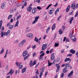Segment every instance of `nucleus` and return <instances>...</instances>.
Returning <instances> with one entry per match:
<instances>
[{
	"label": "nucleus",
	"mask_w": 78,
	"mask_h": 78,
	"mask_svg": "<svg viewBox=\"0 0 78 78\" xmlns=\"http://www.w3.org/2000/svg\"><path fill=\"white\" fill-rule=\"evenodd\" d=\"M10 30H8L7 32H5L3 33V31H2L1 32V37H3L4 36H8L10 33Z\"/></svg>",
	"instance_id": "1"
},
{
	"label": "nucleus",
	"mask_w": 78,
	"mask_h": 78,
	"mask_svg": "<svg viewBox=\"0 0 78 78\" xmlns=\"http://www.w3.org/2000/svg\"><path fill=\"white\" fill-rule=\"evenodd\" d=\"M73 33L72 34H70L69 35V37H70L71 39L72 40L73 42H75L76 41V38H75V36L73 35Z\"/></svg>",
	"instance_id": "2"
},
{
	"label": "nucleus",
	"mask_w": 78,
	"mask_h": 78,
	"mask_svg": "<svg viewBox=\"0 0 78 78\" xmlns=\"http://www.w3.org/2000/svg\"><path fill=\"white\" fill-rule=\"evenodd\" d=\"M25 42H26V40H23L19 44V47H22V46H23V45L25 44Z\"/></svg>",
	"instance_id": "3"
},
{
	"label": "nucleus",
	"mask_w": 78,
	"mask_h": 78,
	"mask_svg": "<svg viewBox=\"0 0 78 78\" xmlns=\"http://www.w3.org/2000/svg\"><path fill=\"white\" fill-rule=\"evenodd\" d=\"M32 4H31L29 5V6H28L27 8V10L28 12H30L31 11V9H32Z\"/></svg>",
	"instance_id": "4"
},
{
	"label": "nucleus",
	"mask_w": 78,
	"mask_h": 78,
	"mask_svg": "<svg viewBox=\"0 0 78 78\" xmlns=\"http://www.w3.org/2000/svg\"><path fill=\"white\" fill-rule=\"evenodd\" d=\"M33 34L32 33H29L27 34V37H29L30 39H32L33 37Z\"/></svg>",
	"instance_id": "5"
},
{
	"label": "nucleus",
	"mask_w": 78,
	"mask_h": 78,
	"mask_svg": "<svg viewBox=\"0 0 78 78\" xmlns=\"http://www.w3.org/2000/svg\"><path fill=\"white\" fill-rule=\"evenodd\" d=\"M54 12V9H52L49 10L48 13L50 15L53 14V13Z\"/></svg>",
	"instance_id": "6"
},
{
	"label": "nucleus",
	"mask_w": 78,
	"mask_h": 78,
	"mask_svg": "<svg viewBox=\"0 0 78 78\" xmlns=\"http://www.w3.org/2000/svg\"><path fill=\"white\" fill-rule=\"evenodd\" d=\"M46 48H47L46 44H43V45L42 46V50H45Z\"/></svg>",
	"instance_id": "7"
},
{
	"label": "nucleus",
	"mask_w": 78,
	"mask_h": 78,
	"mask_svg": "<svg viewBox=\"0 0 78 78\" xmlns=\"http://www.w3.org/2000/svg\"><path fill=\"white\" fill-rule=\"evenodd\" d=\"M14 70L11 69L9 72L7 74V75H9L10 74V75H12L13 73H14Z\"/></svg>",
	"instance_id": "8"
},
{
	"label": "nucleus",
	"mask_w": 78,
	"mask_h": 78,
	"mask_svg": "<svg viewBox=\"0 0 78 78\" xmlns=\"http://www.w3.org/2000/svg\"><path fill=\"white\" fill-rule=\"evenodd\" d=\"M65 68L66 69H68L69 68V66H70L69 63H66V64H65Z\"/></svg>",
	"instance_id": "9"
},
{
	"label": "nucleus",
	"mask_w": 78,
	"mask_h": 78,
	"mask_svg": "<svg viewBox=\"0 0 78 78\" xmlns=\"http://www.w3.org/2000/svg\"><path fill=\"white\" fill-rule=\"evenodd\" d=\"M19 20H17L16 23L15 25L14 26V28H16V27H18L19 26Z\"/></svg>",
	"instance_id": "10"
},
{
	"label": "nucleus",
	"mask_w": 78,
	"mask_h": 78,
	"mask_svg": "<svg viewBox=\"0 0 78 78\" xmlns=\"http://www.w3.org/2000/svg\"><path fill=\"white\" fill-rule=\"evenodd\" d=\"M21 3L22 5H25V6L27 5V0H24Z\"/></svg>",
	"instance_id": "11"
},
{
	"label": "nucleus",
	"mask_w": 78,
	"mask_h": 78,
	"mask_svg": "<svg viewBox=\"0 0 78 78\" xmlns=\"http://www.w3.org/2000/svg\"><path fill=\"white\" fill-rule=\"evenodd\" d=\"M73 73V71H71L69 74H68V77H70L71 76H72Z\"/></svg>",
	"instance_id": "12"
},
{
	"label": "nucleus",
	"mask_w": 78,
	"mask_h": 78,
	"mask_svg": "<svg viewBox=\"0 0 78 78\" xmlns=\"http://www.w3.org/2000/svg\"><path fill=\"white\" fill-rule=\"evenodd\" d=\"M44 55H45V53H43L41 54V55H40V58H39V60H41V59H42L43 56H44Z\"/></svg>",
	"instance_id": "13"
},
{
	"label": "nucleus",
	"mask_w": 78,
	"mask_h": 78,
	"mask_svg": "<svg viewBox=\"0 0 78 78\" xmlns=\"http://www.w3.org/2000/svg\"><path fill=\"white\" fill-rule=\"evenodd\" d=\"M54 54L55 53H53L52 54H51V61H53L55 58V55H54Z\"/></svg>",
	"instance_id": "14"
},
{
	"label": "nucleus",
	"mask_w": 78,
	"mask_h": 78,
	"mask_svg": "<svg viewBox=\"0 0 78 78\" xmlns=\"http://www.w3.org/2000/svg\"><path fill=\"white\" fill-rule=\"evenodd\" d=\"M37 10V9L36 8H34L32 10V14H34L36 12V11Z\"/></svg>",
	"instance_id": "15"
},
{
	"label": "nucleus",
	"mask_w": 78,
	"mask_h": 78,
	"mask_svg": "<svg viewBox=\"0 0 78 78\" xmlns=\"http://www.w3.org/2000/svg\"><path fill=\"white\" fill-rule=\"evenodd\" d=\"M28 54V52L27 51H26L23 52V56H27V54Z\"/></svg>",
	"instance_id": "16"
},
{
	"label": "nucleus",
	"mask_w": 78,
	"mask_h": 78,
	"mask_svg": "<svg viewBox=\"0 0 78 78\" xmlns=\"http://www.w3.org/2000/svg\"><path fill=\"white\" fill-rule=\"evenodd\" d=\"M70 5H69L67 6V8L66 9V11L67 12H69V10H70Z\"/></svg>",
	"instance_id": "17"
},
{
	"label": "nucleus",
	"mask_w": 78,
	"mask_h": 78,
	"mask_svg": "<svg viewBox=\"0 0 78 78\" xmlns=\"http://www.w3.org/2000/svg\"><path fill=\"white\" fill-rule=\"evenodd\" d=\"M75 3H73L71 5V8L72 9H73L74 10L75 9Z\"/></svg>",
	"instance_id": "18"
},
{
	"label": "nucleus",
	"mask_w": 78,
	"mask_h": 78,
	"mask_svg": "<svg viewBox=\"0 0 78 78\" xmlns=\"http://www.w3.org/2000/svg\"><path fill=\"white\" fill-rule=\"evenodd\" d=\"M6 6V4L5 3H3L2 4V5H1V8L2 9H3V8H5V6Z\"/></svg>",
	"instance_id": "19"
},
{
	"label": "nucleus",
	"mask_w": 78,
	"mask_h": 78,
	"mask_svg": "<svg viewBox=\"0 0 78 78\" xmlns=\"http://www.w3.org/2000/svg\"><path fill=\"white\" fill-rule=\"evenodd\" d=\"M73 20V17H72L70 18V19L69 20V22L70 23V24H71L72 23V21Z\"/></svg>",
	"instance_id": "20"
},
{
	"label": "nucleus",
	"mask_w": 78,
	"mask_h": 78,
	"mask_svg": "<svg viewBox=\"0 0 78 78\" xmlns=\"http://www.w3.org/2000/svg\"><path fill=\"white\" fill-rule=\"evenodd\" d=\"M5 49H4V48H2L1 51H0V55H1V54H2V53H3Z\"/></svg>",
	"instance_id": "21"
},
{
	"label": "nucleus",
	"mask_w": 78,
	"mask_h": 78,
	"mask_svg": "<svg viewBox=\"0 0 78 78\" xmlns=\"http://www.w3.org/2000/svg\"><path fill=\"white\" fill-rule=\"evenodd\" d=\"M66 41L67 42H69V39H68V38H66V37H65L64 38L63 41Z\"/></svg>",
	"instance_id": "22"
},
{
	"label": "nucleus",
	"mask_w": 78,
	"mask_h": 78,
	"mask_svg": "<svg viewBox=\"0 0 78 78\" xmlns=\"http://www.w3.org/2000/svg\"><path fill=\"white\" fill-rule=\"evenodd\" d=\"M55 25H56V23H54L53 24V26L52 27V31H53V30H55V28L56 27H55Z\"/></svg>",
	"instance_id": "23"
},
{
	"label": "nucleus",
	"mask_w": 78,
	"mask_h": 78,
	"mask_svg": "<svg viewBox=\"0 0 78 78\" xmlns=\"http://www.w3.org/2000/svg\"><path fill=\"white\" fill-rule=\"evenodd\" d=\"M26 70H27V68H23L22 69V73H25V72H26Z\"/></svg>",
	"instance_id": "24"
},
{
	"label": "nucleus",
	"mask_w": 78,
	"mask_h": 78,
	"mask_svg": "<svg viewBox=\"0 0 78 78\" xmlns=\"http://www.w3.org/2000/svg\"><path fill=\"white\" fill-rule=\"evenodd\" d=\"M70 53L72 54H75V50H73V49H71L70 50Z\"/></svg>",
	"instance_id": "25"
},
{
	"label": "nucleus",
	"mask_w": 78,
	"mask_h": 78,
	"mask_svg": "<svg viewBox=\"0 0 78 78\" xmlns=\"http://www.w3.org/2000/svg\"><path fill=\"white\" fill-rule=\"evenodd\" d=\"M53 63H51L50 62V60H48V66L49 67H50L51 66Z\"/></svg>",
	"instance_id": "26"
},
{
	"label": "nucleus",
	"mask_w": 78,
	"mask_h": 78,
	"mask_svg": "<svg viewBox=\"0 0 78 78\" xmlns=\"http://www.w3.org/2000/svg\"><path fill=\"white\" fill-rule=\"evenodd\" d=\"M59 34H60V35H61L62 34V33H63V31H62V30L61 29L59 31Z\"/></svg>",
	"instance_id": "27"
},
{
	"label": "nucleus",
	"mask_w": 78,
	"mask_h": 78,
	"mask_svg": "<svg viewBox=\"0 0 78 78\" xmlns=\"http://www.w3.org/2000/svg\"><path fill=\"white\" fill-rule=\"evenodd\" d=\"M2 22H3V21L2 20H1L0 21V30H1V28H2Z\"/></svg>",
	"instance_id": "28"
},
{
	"label": "nucleus",
	"mask_w": 78,
	"mask_h": 78,
	"mask_svg": "<svg viewBox=\"0 0 78 78\" xmlns=\"http://www.w3.org/2000/svg\"><path fill=\"white\" fill-rule=\"evenodd\" d=\"M70 60V58H66V59L65 60V62H67V61H69Z\"/></svg>",
	"instance_id": "29"
},
{
	"label": "nucleus",
	"mask_w": 78,
	"mask_h": 78,
	"mask_svg": "<svg viewBox=\"0 0 78 78\" xmlns=\"http://www.w3.org/2000/svg\"><path fill=\"white\" fill-rule=\"evenodd\" d=\"M59 11V9H57L55 12V15H56V14H57V13H58V12Z\"/></svg>",
	"instance_id": "30"
},
{
	"label": "nucleus",
	"mask_w": 78,
	"mask_h": 78,
	"mask_svg": "<svg viewBox=\"0 0 78 78\" xmlns=\"http://www.w3.org/2000/svg\"><path fill=\"white\" fill-rule=\"evenodd\" d=\"M12 17V15H9L8 17V20H9V19H10Z\"/></svg>",
	"instance_id": "31"
},
{
	"label": "nucleus",
	"mask_w": 78,
	"mask_h": 78,
	"mask_svg": "<svg viewBox=\"0 0 78 78\" xmlns=\"http://www.w3.org/2000/svg\"><path fill=\"white\" fill-rule=\"evenodd\" d=\"M33 61L32 60H31L30 61V67H31L32 66H33Z\"/></svg>",
	"instance_id": "32"
},
{
	"label": "nucleus",
	"mask_w": 78,
	"mask_h": 78,
	"mask_svg": "<svg viewBox=\"0 0 78 78\" xmlns=\"http://www.w3.org/2000/svg\"><path fill=\"white\" fill-rule=\"evenodd\" d=\"M14 27V26L12 25H11L10 26L9 29H10V30H11L12 28H13Z\"/></svg>",
	"instance_id": "33"
},
{
	"label": "nucleus",
	"mask_w": 78,
	"mask_h": 78,
	"mask_svg": "<svg viewBox=\"0 0 78 78\" xmlns=\"http://www.w3.org/2000/svg\"><path fill=\"white\" fill-rule=\"evenodd\" d=\"M15 64L17 66V67H19L20 66V65L19 63L17 62H16L15 63Z\"/></svg>",
	"instance_id": "34"
},
{
	"label": "nucleus",
	"mask_w": 78,
	"mask_h": 78,
	"mask_svg": "<svg viewBox=\"0 0 78 78\" xmlns=\"http://www.w3.org/2000/svg\"><path fill=\"white\" fill-rule=\"evenodd\" d=\"M39 18V16H36L35 17V20H36V21H37L38 20V19Z\"/></svg>",
	"instance_id": "35"
},
{
	"label": "nucleus",
	"mask_w": 78,
	"mask_h": 78,
	"mask_svg": "<svg viewBox=\"0 0 78 78\" xmlns=\"http://www.w3.org/2000/svg\"><path fill=\"white\" fill-rule=\"evenodd\" d=\"M36 60H34L33 62V66H34V65H36Z\"/></svg>",
	"instance_id": "36"
},
{
	"label": "nucleus",
	"mask_w": 78,
	"mask_h": 78,
	"mask_svg": "<svg viewBox=\"0 0 78 78\" xmlns=\"http://www.w3.org/2000/svg\"><path fill=\"white\" fill-rule=\"evenodd\" d=\"M34 41H36V42H37L39 40H38V39L37 38H36V37L35 38Z\"/></svg>",
	"instance_id": "37"
},
{
	"label": "nucleus",
	"mask_w": 78,
	"mask_h": 78,
	"mask_svg": "<svg viewBox=\"0 0 78 78\" xmlns=\"http://www.w3.org/2000/svg\"><path fill=\"white\" fill-rule=\"evenodd\" d=\"M59 46V43H55V47H58Z\"/></svg>",
	"instance_id": "38"
},
{
	"label": "nucleus",
	"mask_w": 78,
	"mask_h": 78,
	"mask_svg": "<svg viewBox=\"0 0 78 78\" xmlns=\"http://www.w3.org/2000/svg\"><path fill=\"white\" fill-rule=\"evenodd\" d=\"M51 5H52V4H51L50 5H48L47 7L46 8V9H48V8H50V6H51Z\"/></svg>",
	"instance_id": "39"
},
{
	"label": "nucleus",
	"mask_w": 78,
	"mask_h": 78,
	"mask_svg": "<svg viewBox=\"0 0 78 78\" xmlns=\"http://www.w3.org/2000/svg\"><path fill=\"white\" fill-rule=\"evenodd\" d=\"M20 18H21V15H20L19 16H18L16 18V20H17L19 19H20Z\"/></svg>",
	"instance_id": "40"
},
{
	"label": "nucleus",
	"mask_w": 78,
	"mask_h": 78,
	"mask_svg": "<svg viewBox=\"0 0 78 78\" xmlns=\"http://www.w3.org/2000/svg\"><path fill=\"white\" fill-rule=\"evenodd\" d=\"M68 72V70H66V69H63V73H66V72Z\"/></svg>",
	"instance_id": "41"
},
{
	"label": "nucleus",
	"mask_w": 78,
	"mask_h": 78,
	"mask_svg": "<svg viewBox=\"0 0 78 78\" xmlns=\"http://www.w3.org/2000/svg\"><path fill=\"white\" fill-rule=\"evenodd\" d=\"M19 67V69H22V67H23V65H20Z\"/></svg>",
	"instance_id": "42"
},
{
	"label": "nucleus",
	"mask_w": 78,
	"mask_h": 78,
	"mask_svg": "<svg viewBox=\"0 0 78 78\" xmlns=\"http://www.w3.org/2000/svg\"><path fill=\"white\" fill-rule=\"evenodd\" d=\"M61 15H60L59 16L58 18L57 19V20L59 21L60 20V19H61Z\"/></svg>",
	"instance_id": "43"
},
{
	"label": "nucleus",
	"mask_w": 78,
	"mask_h": 78,
	"mask_svg": "<svg viewBox=\"0 0 78 78\" xmlns=\"http://www.w3.org/2000/svg\"><path fill=\"white\" fill-rule=\"evenodd\" d=\"M56 66L57 67V68H60V66L59 64H56Z\"/></svg>",
	"instance_id": "44"
},
{
	"label": "nucleus",
	"mask_w": 78,
	"mask_h": 78,
	"mask_svg": "<svg viewBox=\"0 0 78 78\" xmlns=\"http://www.w3.org/2000/svg\"><path fill=\"white\" fill-rule=\"evenodd\" d=\"M42 74H43V73H42V72H40V78H41V76H42Z\"/></svg>",
	"instance_id": "45"
},
{
	"label": "nucleus",
	"mask_w": 78,
	"mask_h": 78,
	"mask_svg": "<svg viewBox=\"0 0 78 78\" xmlns=\"http://www.w3.org/2000/svg\"><path fill=\"white\" fill-rule=\"evenodd\" d=\"M16 6L18 7H19V6H21V4L18 3V4H16Z\"/></svg>",
	"instance_id": "46"
},
{
	"label": "nucleus",
	"mask_w": 78,
	"mask_h": 78,
	"mask_svg": "<svg viewBox=\"0 0 78 78\" xmlns=\"http://www.w3.org/2000/svg\"><path fill=\"white\" fill-rule=\"evenodd\" d=\"M44 70H45V69H44V68H42L41 69V72H44Z\"/></svg>",
	"instance_id": "47"
},
{
	"label": "nucleus",
	"mask_w": 78,
	"mask_h": 78,
	"mask_svg": "<svg viewBox=\"0 0 78 78\" xmlns=\"http://www.w3.org/2000/svg\"><path fill=\"white\" fill-rule=\"evenodd\" d=\"M53 51V49L52 48L50 51L49 52L50 53H52Z\"/></svg>",
	"instance_id": "48"
},
{
	"label": "nucleus",
	"mask_w": 78,
	"mask_h": 78,
	"mask_svg": "<svg viewBox=\"0 0 78 78\" xmlns=\"http://www.w3.org/2000/svg\"><path fill=\"white\" fill-rule=\"evenodd\" d=\"M37 9H39V10H41V9H42V8H41V7H39V6H37Z\"/></svg>",
	"instance_id": "49"
},
{
	"label": "nucleus",
	"mask_w": 78,
	"mask_h": 78,
	"mask_svg": "<svg viewBox=\"0 0 78 78\" xmlns=\"http://www.w3.org/2000/svg\"><path fill=\"white\" fill-rule=\"evenodd\" d=\"M35 73L37 75L39 74V72L37 69V71L35 72Z\"/></svg>",
	"instance_id": "50"
},
{
	"label": "nucleus",
	"mask_w": 78,
	"mask_h": 78,
	"mask_svg": "<svg viewBox=\"0 0 78 78\" xmlns=\"http://www.w3.org/2000/svg\"><path fill=\"white\" fill-rule=\"evenodd\" d=\"M60 69V68H57L56 70V72H59V69Z\"/></svg>",
	"instance_id": "51"
},
{
	"label": "nucleus",
	"mask_w": 78,
	"mask_h": 78,
	"mask_svg": "<svg viewBox=\"0 0 78 78\" xmlns=\"http://www.w3.org/2000/svg\"><path fill=\"white\" fill-rule=\"evenodd\" d=\"M48 73V71H46V72L45 73V77H46L47 75V74Z\"/></svg>",
	"instance_id": "52"
},
{
	"label": "nucleus",
	"mask_w": 78,
	"mask_h": 78,
	"mask_svg": "<svg viewBox=\"0 0 78 78\" xmlns=\"http://www.w3.org/2000/svg\"><path fill=\"white\" fill-rule=\"evenodd\" d=\"M18 42H19V40H16L14 41V43H18Z\"/></svg>",
	"instance_id": "53"
},
{
	"label": "nucleus",
	"mask_w": 78,
	"mask_h": 78,
	"mask_svg": "<svg viewBox=\"0 0 78 78\" xmlns=\"http://www.w3.org/2000/svg\"><path fill=\"white\" fill-rule=\"evenodd\" d=\"M65 28H66V27L64 26H63L62 27V30L64 31L65 30Z\"/></svg>",
	"instance_id": "54"
},
{
	"label": "nucleus",
	"mask_w": 78,
	"mask_h": 78,
	"mask_svg": "<svg viewBox=\"0 0 78 78\" xmlns=\"http://www.w3.org/2000/svg\"><path fill=\"white\" fill-rule=\"evenodd\" d=\"M72 14H73V11H72V12L69 13L68 14L69 15H72Z\"/></svg>",
	"instance_id": "55"
},
{
	"label": "nucleus",
	"mask_w": 78,
	"mask_h": 78,
	"mask_svg": "<svg viewBox=\"0 0 78 78\" xmlns=\"http://www.w3.org/2000/svg\"><path fill=\"white\" fill-rule=\"evenodd\" d=\"M27 58H28V56H26L24 57V61H25V60L27 59Z\"/></svg>",
	"instance_id": "56"
},
{
	"label": "nucleus",
	"mask_w": 78,
	"mask_h": 78,
	"mask_svg": "<svg viewBox=\"0 0 78 78\" xmlns=\"http://www.w3.org/2000/svg\"><path fill=\"white\" fill-rule=\"evenodd\" d=\"M3 30H4V27H2L1 30V31H3Z\"/></svg>",
	"instance_id": "57"
},
{
	"label": "nucleus",
	"mask_w": 78,
	"mask_h": 78,
	"mask_svg": "<svg viewBox=\"0 0 78 78\" xmlns=\"http://www.w3.org/2000/svg\"><path fill=\"white\" fill-rule=\"evenodd\" d=\"M37 22V21L35 20H34V21H33V22H32V24H34V23H36Z\"/></svg>",
	"instance_id": "58"
},
{
	"label": "nucleus",
	"mask_w": 78,
	"mask_h": 78,
	"mask_svg": "<svg viewBox=\"0 0 78 78\" xmlns=\"http://www.w3.org/2000/svg\"><path fill=\"white\" fill-rule=\"evenodd\" d=\"M78 15V12H77L76 14L75 15V16H74V17H76V16H77V15Z\"/></svg>",
	"instance_id": "59"
},
{
	"label": "nucleus",
	"mask_w": 78,
	"mask_h": 78,
	"mask_svg": "<svg viewBox=\"0 0 78 78\" xmlns=\"http://www.w3.org/2000/svg\"><path fill=\"white\" fill-rule=\"evenodd\" d=\"M72 56V54H68L67 56Z\"/></svg>",
	"instance_id": "60"
},
{
	"label": "nucleus",
	"mask_w": 78,
	"mask_h": 78,
	"mask_svg": "<svg viewBox=\"0 0 78 78\" xmlns=\"http://www.w3.org/2000/svg\"><path fill=\"white\" fill-rule=\"evenodd\" d=\"M64 52V50L62 49L61 51V53H63Z\"/></svg>",
	"instance_id": "61"
},
{
	"label": "nucleus",
	"mask_w": 78,
	"mask_h": 78,
	"mask_svg": "<svg viewBox=\"0 0 78 78\" xmlns=\"http://www.w3.org/2000/svg\"><path fill=\"white\" fill-rule=\"evenodd\" d=\"M76 9H78V4H76Z\"/></svg>",
	"instance_id": "62"
},
{
	"label": "nucleus",
	"mask_w": 78,
	"mask_h": 78,
	"mask_svg": "<svg viewBox=\"0 0 78 78\" xmlns=\"http://www.w3.org/2000/svg\"><path fill=\"white\" fill-rule=\"evenodd\" d=\"M36 2H37L38 3H39L40 2V0H37L36 1Z\"/></svg>",
	"instance_id": "63"
},
{
	"label": "nucleus",
	"mask_w": 78,
	"mask_h": 78,
	"mask_svg": "<svg viewBox=\"0 0 78 78\" xmlns=\"http://www.w3.org/2000/svg\"><path fill=\"white\" fill-rule=\"evenodd\" d=\"M13 22V19L12 18L10 20V23H12Z\"/></svg>",
	"instance_id": "64"
}]
</instances>
